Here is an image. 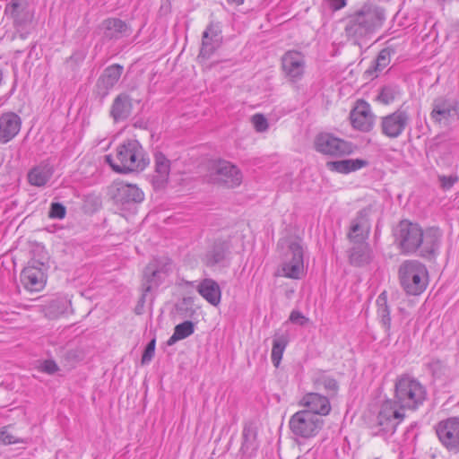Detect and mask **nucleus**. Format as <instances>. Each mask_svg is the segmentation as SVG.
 <instances>
[{
    "label": "nucleus",
    "mask_w": 459,
    "mask_h": 459,
    "mask_svg": "<svg viewBox=\"0 0 459 459\" xmlns=\"http://www.w3.org/2000/svg\"><path fill=\"white\" fill-rule=\"evenodd\" d=\"M385 19L383 8L372 3H366L344 18L345 36L357 43L382 27Z\"/></svg>",
    "instance_id": "nucleus-1"
},
{
    "label": "nucleus",
    "mask_w": 459,
    "mask_h": 459,
    "mask_svg": "<svg viewBox=\"0 0 459 459\" xmlns=\"http://www.w3.org/2000/svg\"><path fill=\"white\" fill-rule=\"evenodd\" d=\"M105 160L114 171L121 174L143 171L149 164L143 148L136 140L119 144L115 155H106Z\"/></svg>",
    "instance_id": "nucleus-2"
},
{
    "label": "nucleus",
    "mask_w": 459,
    "mask_h": 459,
    "mask_svg": "<svg viewBox=\"0 0 459 459\" xmlns=\"http://www.w3.org/2000/svg\"><path fill=\"white\" fill-rule=\"evenodd\" d=\"M394 398L401 408L415 411L428 398L426 386L408 374L398 377L394 383Z\"/></svg>",
    "instance_id": "nucleus-3"
},
{
    "label": "nucleus",
    "mask_w": 459,
    "mask_h": 459,
    "mask_svg": "<svg viewBox=\"0 0 459 459\" xmlns=\"http://www.w3.org/2000/svg\"><path fill=\"white\" fill-rule=\"evenodd\" d=\"M399 279L404 291L409 295H420L429 283L426 266L417 260L403 262L399 268Z\"/></svg>",
    "instance_id": "nucleus-4"
},
{
    "label": "nucleus",
    "mask_w": 459,
    "mask_h": 459,
    "mask_svg": "<svg viewBox=\"0 0 459 459\" xmlns=\"http://www.w3.org/2000/svg\"><path fill=\"white\" fill-rule=\"evenodd\" d=\"M324 420L310 411L301 410L294 413L289 421L291 433L303 439L316 437L323 428Z\"/></svg>",
    "instance_id": "nucleus-5"
},
{
    "label": "nucleus",
    "mask_w": 459,
    "mask_h": 459,
    "mask_svg": "<svg viewBox=\"0 0 459 459\" xmlns=\"http://www.w3.org/2000/svg\"><path fill=\"white\" fill-rule=\"evenodd\" d=\"M403 410L396 401L389 399L382 403L375 422L377 431L394 434L405 418Z\"/></svg>",
    "instance_id": "nucleus-6"
},
{
    "label": "nucleus",
    "mask_w": 459,
    "mask_h": 459,
    "mask_svg": "<svg viewBox=\"0 0 459 459\" xmlns=\"http://www.w3.org/2000/svg\"><path fill=\"white\" fill-rule=\"evenodd\" d=\"M48 267L42 262L31 260L24 267L20 275L23 288L30 292L41 291L47 283Z\"/></svg>",
    "instance_id": "nucleus-7"
},
{
    "label": "nucleus",
    "mask_w": 459,
    "mask_h": 459,
    "mask_svg": "<svg viewBox=\"0 0 459 459\" xmlns=\"http://www.w3.org/2000/svg\"><path fill=\"white\" fill-rule=\"evenodd\" d=\"M304 251L299 242H291L281 263V275L289 279H300L305 274Z\"/></svg>",
    "instance_id": "nucleus-8"
},
{
    "label": "nucleus",
    "mask_w": 459,
    "mask_h": 459,
    "mask_svg": "<svg viewBox=\"0 0 459 459\" xmlns=\"http://www.w3.org/2000/svg\"><path fill=\"white\" fill-rule=\"evenodd\" d=\"M396 241L403 253H415L420 246L422 229L417 223L409 221H402L396 230Z\"/></svg>",
    "instance_id": "nucleus-9"
},
{
    "label": "nucleus",
    "mask_w": 459,
    "mask_h": 459,
    "mask_svg": "<svg viewBox=\"0 0 459 459\" xmlns=\"http://www.w3.org/2000/svg\"><path fill=\"white\" fill-rule=\"evenodd\" d=\"M435 431L442 446L449 452L459 453V418L449 417L437 422Z\"/></svg>",
    "instance_id": "nucleus-10"
},
{
    "label": "nucleus",
    "mask_w": 459,
    "mask_h": 459,
    "mask_svg": "<svg viewBox=\"0 0 459 459\" xmlns=\"http://www.w3.org/2000/svg\"><path fill=\"white\" fill-rule=\"evenodd\" d=\"M410 121L409 113L405 109L398 108L394 112L381 117V133L390 139L398 138L410 125Z\"/></svg>",
    "instance_id": "nucleus-11"
},
{
    "label": "nucleus",
    "mask_w": 459,
    "mask_h": 459,
    "mask_svg": "<svg viewBox=\"0 0 459 459\" xmlns=\"http://www.w3.org/2000/svg\"><path fill=\"white\" fill-rule=\"evenodd\" d=\"M315 148L318 152L330 156H342L352 152L350 143L328 133L316 135Z\"/></svg>",
    "instance_id": "nucleus-12"
},
{
    "label": "nucleus",
    "mask_w": 459,
    "mask_h": 459,
    "mask_svg": "<svg viewBox=\"0 0 459 459\" xmlns=\"http://www.w3.org/2000/svg\"><path fill=\"white\" fill-rule=\"evenodd\" d=\"M214 180L228 188L239 186L243 174L238 166L225 160H220L212 167Z\"/></svg>",
    "instance_id": "nucleus-13"
},
{
    "label": "nucleus",
    "mask_w": 459,
    "mask_h": 459,
    "mask_svg": "<svg viewBox=\"0 0 459 459\" xmlns=\"http://www.w3.org/2000/svg\"><path fill=\"white\" fill-rule=\"evenodd\" d=\"M459 117V102L454 99L438 97L433 100L430 118L438 125H447Z\"/></svg>",
    "instance_id": "nucleus-14"
},
{
    "label": "nucleus",
    "mask_w": 459,
    "mask_h": 459,
    "mask_svg": "<svg viewBox=\"0 0 459 459\" xmlns=\"http://www.w3.org/2000/svg\"><path fill=\"white\" fill-rule=\"evenodd\" d=\"M305 57L295 50H289L281 56V68L285 77L290 82L299 81L305 73Z\"/></svg>",
    "instance_id": "nucleus-15"
},
{
    "label": "nucleus",
    "mask_w": 459,
    "mask_h": 459,
    "mask_svg": "<svg viewBox=\"0 0 459 459\" xmlns=\"http://www.w3.org/2000/svg\"><path fill=\"white\" fill-rule=\"evenodd\" d=\"M352 126L362 132H369L374 126L375 116L370 105L363 100L357 101L350 115Z\"/></svg>",
    "instance_id": "nucleus-16"
},
{
    "label": "nucleus",
    "mask_w": 459,
    "mask_h": 459,
    "mask_svg": "<svg viewBox=\"0 0 459 459\" xmlns=\"http://www.w3.org/2000/svg\"><path fill=\"white\" fill-rule=\"evenodd\" d=\"M442 231L437 227H430L422 230V237H420V246L419 247L420 255L422 257H430L435 255L440 247L442 240Z\"/></svg>",
    "instance_id": "nucleus-17"
},
{
    "label": "nucleus",
    "mask_w": 459,
    "mask_h": 459,
    "mask_svg": "<svg viewBox=\"0 0 459 459\" xmlns=\"http://www.w3.org/2000/svg\"><path fill=\"white\" fill-rule=\"evenodd\" d=\"M230 241H215L205 253L204 256V263L209 267L215 265L225 266L230 259Z\"/></svg>",
    "instance_id": "nucleus-18"
},
{
    "label": "nucleus",
    "mask_w": 459,
    "mask_h": 459,
    "mask_svg": "<svg viewBox=\"0 0 459 459\" xmlns=\"http://www.w3.org/2000/svg\"><path fill=\"white\" fill-rule=\"evenodd\" d=\"M369 211L363 209L357 213V216L351 221L348 238L352 243L365 241L370 231V223L368 220Z\"/></svg>",
    "instance_id": "nucleus-19"
},
{
    "label": "nucleus",
    "mask_w": 459,
    "mask_h": 459,
    "mask_svg": "<svg viewBox=\"0 0 459 459\" xmlns=\"http://www.w3.org/2000/svg\"><path fill=\"white\" fill-rule=\"evenodd\" d=\"M22 119L14 112H4L0 116V143H7L20 132Z\"/></svg>",
    "instance_id": "nucleus-20"
},
{
    "label": "nucleus",
    "mask_w": 459,
    "mask_h": 459,
    "mask_svg": "<svg viewBox=\"0 0 459 459\" xmlns=\"http://www.w3.org/2000/svg\"><path fill=\"white\" fill-rule=\"evenodd\" d=\"M170 271V263H167L161 267H158L154 263L149 264L144 270L143 291L149 292L157 288L169 275Z\"/></svg>",
    "instance_id": "nucleus-21"
},
{
    "label": "nucleus",
    "mask_w": 459,
    "mask_h": 459,
    "mask_svg": "<svg viewBox=\"0 0 459 459\" xmlns=\"http://www.w3.org/2000/svg\"><path fill=\"white\" fill-rule=\"evenodd\" d=\"M221 33L219 22H211L203 32L202 48L200 56L209 57L219 46Z\"/></svg>",
    "instance_id": "nucleus-22"
},
{
    "label": "nucleus",
    "mask_w": 459,
    "mask_h": 459,
    "mask_svg": "<svg viewBox=\"0 0 459 459\" xmlns=\"http://www.w3.org/2000/svg\"><path fill=\"white\" fill-rule=\"evenodd\" d=\"M27 0H11L4 8V14L13 20L14 26H22L30 20Z\"/></svg>",
    "instance_id": "nucleus-23"
},
{
    "label": "nucleus",
    "mask_w": 459,
    "mask_h": 459,
    "mask_svg": "<svg viewBox=\"0 0 459 459\" xmlns=\"http://www.w3.org/2000/svg\"><path fill=\"white\" fill-rule=\"evenodd\" d=\"M195 289L199 295L212 306L217 307L221 303V290L213 279L204 278L201 280Z\"/></svg>",
    "instance_id": "nucleus-24"
},
{
    "label": "nucleus",
    "mask_w": 459,
    "mask_h": 459,
    "mask_svg": "<svg viewBox=\"0 0 459 459\" xmlns=\"http://www.w3.org/2000/svg\"><path fill=\"white\" fill-rule=\"evenodd\" d=\"M114 198L122 204H138L143 201L144 194L135 185L119 183Z\"/></svg>",
    "instance_id": "nucleus-25"
},
{
    "label": "nucleus",
    "mask_w": 459,
    "mask_h": 459,
    "mask_svg": "<svg viewBox=\"0 0 459 459\" xmlns=\"http://www.w3.org/2000/svg\"><path fill=\"white\" fill-rule=\"evenodd\" d=\"M301 404L307 408L306 411H313L319 417L327 415L331 411L328 398L317 393L307 394L303 396Z\"/></svg>",
    "instance_id": "nucleus-26"
},
{
    "label": "nucleus",
    "mask_w": 459,
    "mask_h": 459,
    "mask_svg": "<svg viewBox=\"0 0 459 459\" xmlns=\"http://www.w3.org/2000/svg\"><path fill=\"white\" fill-rule=\"evenodd\" d=\"M132 108L131 98L126 94H119L112 103L110 116L115 122L124 121L131 115Z\"/></svg>",
    "instance_id": "nucleus-27"
},
{
    "label": "nucleus",
    "mask_w": 459,
    "mask_h": 459,
    "mask_svg": "<svg viewBox=\"0 0 459 459\" xmlns=\"http://www.w3.org/2000/svg\"><path fill=\"white\" fill-rule=\"evenodd\" d=\"M170 171V162L162 154L155 155V170L152 176V184L156 188L163 187L168 182Z\"/></svg>",
    "instance_id": "nucleus-28"
},
{
    "label": "nucleus",
    "mask_w": 459,
    "mask_h": 459,
    "mask_svg": "<svg viewBox=\"0 0 459 459\" xmlns=\"http://www.w3.org/2000/svg\"><path fill=\"white\" fill-rule=\"evenodd\" d=\"M102 29L104 37L108 39H117L129 34L127 24L117 18L105 20L102 22Z\"/></svg>",
    "instance_id": "nucleus-29"
},
{
    "label": "nucleus",
    "mask_w": 459,
    "mask_h": 459,
    "mask_svg": "<svg viewBox=\"0 0 459 459\" xmlns=\"http://www.w3.org/2000/svg\"><path fill=\"white\" fill-rule=\"evenodd\" d=\"M53 173V168L49 164L41 163L29 171L28 181L31 186L41 187L47 185Z\"/></svg>",
    "instance_id": "nucleus-30"
},
{
    "label": "nucleus",
    "mask_w": 459,
    "mask_h": 459,
    "mask_svg": "<svg viewBox=\"0 0 459 459\" xmlns=\"http://www.w3.org/2000/svg\"><path fill=\"white\" fill-rule=\"evenodd\" d=\"M354 246L350 251V262L351 264L360 266L368 264L371 260V250L369 245L365 241L353 243Z\"/></svg>",
    "instance_id": "nucleus-31"
},
{
    "label": "nucleus",
    "mask_w": 459,
    "mask_h": 459,
    "mask_svg": "<svg viewBox=\"0 0 459 459\" xmlns=\"http://www.w3.org/2000/svg\"><path fill=\"white\" fill-rule=\"evenodd\" d=\"M123 73V66L112 65L108 66L98 81V86L106 91L112 89L119 81Z\"/></svg>",
    "instance_id": "nucleus-32"
},
{
    "label": "nucleus",
    "mask_w": 459,
    "mask_h": 459,
    "mask_svg": "<svg viewBox=\"0 0 459 459\" xmlns=\"http://www.w3.org/2000/svg\"><path fill=\"white\" fill-rule=\"evenodd\" d=\"M368 165V161L362 159H348L342 160L330 161L327 163L331 170L347 174L360 169Z\"/></svg>",
    "instance_id": "nucleus-33"
},
{
    "label": "nucleus",
    "mask_w": 459,
    "mask_h": 459,
    "mask_svg": "<svg viewBox=\"0 0 459 459\" xmlns=\"http://www.w3.org/2000/svg\"><path fill=\"white\" fill-rule=\"evenodd\" d=\"M313 383L316 389H324L329 394H334L338 390L337 381L324 371L315 373Z\"/></svg>",
    "instance_id": "nucleus-34"
},
{
    "label": "nucleus",
    "mask_w": 459,
    "mask_h": 459,
    "mask_svg": "<svg viewBox=\"0 0 459 459\" xmlns=\"http://www.w3.org/2000/svg\"><path fill=\"white\" fill-rule=\"evenodd\" d=\"M377 316L385 332L391 328L390 307L387 305V294L383 291L377 299Z\"/></svg>",
    "instance_id": "nucleus-35"
},
{
    "label": "nucleus",
    "mask_w": 459,
    "mask_h": 459,
    "mask_svg": "<svg viewBox=\"0 0 459 459\" xmlns=\"http://www.w3.org/2000/svg\"><path fill=\"white\" fill-rule=\"evenodd\" d=\"M195 331V325L191 321H184L175 326L173 334L168 341L169 345H172L178 341L190 336Z\"/></svg>",
    "instance_id": "nucleus-36"
},
{
    "label": "nucleus",
    "mask_w": 459,
    "mask_h": 459,
    "mask_svg": "<svg viewBox=\"0 0 459 459\" xmlns=\"http://www.w3.org/2000/svg\"><path fill=\"white\" fill-rule=\"evenodd\" d=\"M288 344V340L285 336H277L273 341V349H272V362L277 368L279 367L285 348Z\"/></svg>",
    "instance_id": "nucleus-37"
},
{
    "label": "nucleus",
    "mask_w": 459,
    "mask_h": 459,
    "mask_svg": "<svg viewBox=\"0 0 459 459\" xmlns=\"http://www.w3.org/2000/svg\"><path fill=\"white\" fill-rule=\"evenodd\" d=\"M400 95V90L394 85L384 86L377 96V100L385 104L388 105L394 101V100Z\"/></svg>",
    "instance_id": "nucleus-38"
},
{
    "label": "nucleus",
    "mask_w": 459,
    "mask_h": 459,
    "mask_svg": "<svg viewBox=\"0 0 459 459\" xmlns=\"http://www.w3.org/2000/svg\"><path fill=\"white\" fill-rule=\"evenodd\" d=\"M66 208L61 203H52L48 212V217L51 219L62 220L65 217Z\"/></svg>",
    "instance_id": "nucleus-39"
},
{
    "label": "nucleus",
    "mask_w": 459,
    "mask_h": 459,
    "mask_svg": "<svg viewBox=\"0 0 459 459\" xmlns=\"http://www.w3.org/2000/svg\"><path fill=\"white\" fill-rule=\"evenodd\" d=\"M428 368L435 377H441L447 370L446 366L439 359L431 360Z\"/></svg>",
    "instance_id": "nucleus-40"
},
{
    "label": "nucleus",
    "mask_w": 459,
    "mask_h": 459,
    "mask_svg": "<svg viewBox=\"0 0 459 459\" xmlns=\"http://www.w3.org/2000/svg\"><path fill=\"white\" fill-rule=\"evenodd\" d=\"M390 63V51L387 49H382L377 59L375 69L377 71L384 70Z\"/></svg>",
    "instance_id": "nucleus-41"
},
{
    "label": "nucleus",
    "mask_w": 459,
    "mask_h": 459,
    "mask_svg": "<svg viewBox=\"0 0 459 459\" xmlns=\"http://www.w3.org/2000/svg\"><path fill=\"white\" fill-rule=\"evenodd\" d=\"M252 123L256 132L263 133L268 129V122L262 114H255L252 117Z\"/></svg>",
    "instance_id": "nucleus-42"
},
{
    "label": "nucleus",
    "mask_w": 459,
    "mask_h": 459,
    "mask_svg": "<svg viewBox=\"0 0 459 459\" xmlns=\"http://www.w3.org/2000/svg\"><path fill=\"white\" fill-rule=\"evenodd\" d=\"M65 301L61 299L52 300L48 305V313L52 315V316H57L63 314L65 312Z\"/></svg>",
    "instance_id": "nucleus-43"
},
{
    "label": "nucleus",
    "mask_w": 459,
    "mask_h": 459,
    "mask_svg": "<svg viewBox=\"0 0 459 459\" xmlns=\"http://www.w3.org/2000/svg\"><path fill=\"white\" fill-rule=\"evenodd\" d=\"M155 343H156L155 339H152L147 344V346L143 353V356H142V363L143 364H147L152 359V358L154 356V352H155Z\"/></svg>",
    "instance_id": "nucleus-44"
},
{
    "label": "nucleus",
    "mask_w": 459,
    "mask_h": 459,
    "mask_svg": "<svg viewBox=\"0 0 459 459\" xmlns=\"http://www.w3.org/2000/svg\"><path fill=\"white\" fill-rule=\"evenodd\" d=\"M40 371L53 375L59 370L57 364L52 359L44 360L39 366Z\"/></svg>",
    "instance_id": "nucleus-45"
},
{
    "label": "nucleus",
    "mask_w": 459,
    "mask_h": 459,
    "mask_svg": "<svg viewBox=\"0 0 459 459\" xmlns=\"http://www.w3.org/2000/svg\"><path fill=\"white\" fill-rule=\"evenodd\" d=\"M458 180L457 177L454 176H440L439 182L443 189H450Z\"/></svg>",
    "instance_id": "nucleus-46"
},
{
    "label": "nucleus",
    "mask_w": 459,
    "mask_h": 459,
    "mask_svg": "<svg viewBox=\"0 0 459 459\" xmlns=\"http://www.w3.org/2000/svg\"><path fill=\"white\" fill-rule=\"evenodd\" d=\"M0 441L4 445L18 443V440L5 428L0 429Z\"/></svg>",
    "instance_id": "nucleus-47"
},
{
    "label": "nucleus",
    "mask_w": 459,
    "mask_h": 459,
    "mask_svg": "<svg viewBox=\"0 0 459 459\" xmlns=\"http://www.w3.org/2000/svg\"><path fill=\"white\" fill-rule=\"evenodd\" d=\"M290 321L299 325H304L307 322V318H306L299 311L293 310L290 313Z\"/></svg>",
    "instance_id": "nucleus-48"
},
{
    "label": "nucleus",
    "mask_w": 459,
    "mask_h": 459,
    "mask_svg": "<svg viewBox=\"0 0 459 459\" xmlns=\"http://www.w3.org/2000/svg\"><path fill=\"white\" fill-rule=\"evenodd\" d=\"M332 11H339L347 5V0H325Z\"/></svg>",
    "instance_id": "nucleus-49"
},
{
    "label": "nucleus",
    "mask_w": 459,
    "mask_h": 459,
    "mask_svg": "<svg viewBox=\"0 0 459 459\" xmlns=\"http://www.w3.org/2000/svg\"><path fill=\"white\" fill-rule=\"evenodd\" d=\"M245 0H227L230 4L240 5L244 3Z\"/></svg>",
    "instance_id": "nucleus-50"
},
{
    "label": "nucleus",
    "mask_w": 459,
    "mask_h": 459,
    "mask_svg": "<svg viewBox=\"0 0 459 459\" xmlns=\"http://www.w3.org/2000/svg\"><path fill=\"white\" fill-rule=\"evenodd\" d=\"M437 3L443 4L445 3H447V2H451L452 0H436Z\"/></svg>",
    "instance_id": "nucleus-51"
}]
</instances>
